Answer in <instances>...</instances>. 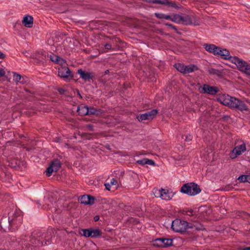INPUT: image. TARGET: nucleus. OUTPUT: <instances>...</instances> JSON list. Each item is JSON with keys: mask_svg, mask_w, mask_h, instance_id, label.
Listing matches in <instances>:
<instances>
[{"mask_svg": "<svg viewBox=\"0 0 250 250\" xmlns=\"http://www.w3.org/2000/svg\"><path fill=\"white\" fill-rule=\"evenodd\" d=\"M22 222V216L21 215L14 214L10 220L11 231L18 230Z\"/></svg>", "mask_w": 250, "mask_h": 250, "instance_id": "1a4fd4ad", "label": "nucleus"}, {"mask_svg": "<svg viewBox=\"0 0 250 250\" xmlns=\"http://www.w3.org/2000/svg\"><path fill=\"white\" fill-rule=\"evenodd\" d=\"M13 78H14V80L16 82L19 83L20 82H21V80L22 76L19 74L16 73V72H14L13 73Z\"/></svg>", "mask_w": 250, "mask_h": 250, "instance_id": "a19ab883", "label": "nucleus"}, {"mask_svg": "<svg viewBox=\"0 0 250 250\" xmlns=\"http://www.w3.org/2000/svg\"><path fill=\"white\" fill-rule=\"evenodd\" d=\"M187 209H183V210H181V213L183 214H184V215H187Z\"/></svg>", "mask_w": 250, "mask_h": 250, "instance_id": "338daca9", "label": "nucleus"}, {"mask_svg": "<svg viewBox=\"0 0 250 250\" xmlns=\"http://www.w3.org/2000/svg\"><path fill=\"white\" fill-rule=\"evenodd\" d=\"M104 113V110L101 108H95L93 106H88L87 115H95L99 117Z\"/></svg>", "mask_w": 250, "mask_h": 250, "instance_id": "a211bd4d", "label": "nucleus"}, {"mask_svg": "<svg viewBox=\"0 0 250 250\" xmlns=\"http://www.w3.org/2000/svg\"><path fill=\"white\" fill-rule=\"evenodd\" d=\"M158 113L157 109H152L147 111L143 114H140L137 116V119L139 122H143L144 120H152L155 118Z\"/></svg>", "mask_w": 250, "mask_h": 250, "instance_id": "6e6552de", "label": "nucleus"}, {"mask_svg": "<svg viewBox=\"0 0 250 250\" xmlns=\"http://www.w3.org/2000/svg\"><path fill=\"white\" fill-rule=\"evenodd\" d=\"M191 186V193H190L191 196L196 195L201 192V189L198 184L192 182Z\"/></svg>", "mask_w": 250, "mask_h": 250, "instance_id": "393cba45", "label": "nucleus"}, {"mask_svg": "<svg viewBox=\"0 0 250 250\" xmlns=\"http://www.w3.org/2000/svg\"><path fill=\"white\" fill-rule=\"evenodd\" d=\"M57 91H58V92L61 95H63L64 94L65 92L66 91V89H64L62 88H58L57 89Z\"/></svg>", "mask_w": 250, "mask_h": 250, "instance_id": "603ef678", "label": "nucleus"}, {"mask_svg": "<svg viewBox=\"0 0 250 250\" xmlns=\"http://www.w3.org/2000/svg\"><path fill=\"white\" fill-rule=\"evenodd\" d=\"M0 229L3 230L4 231H11V223L9 217L7 216H2L0 220Z\"/></svg>", "mask_w": 250, "mask_h": 250, "instance_id": "4468645a", "label": "nucleus"}, {"mask_svg": "<svg viewBox=\"0 0 250 250\" xmlns=\"http://www.w3.org/2000/svg\"><path fill=\"white\" fill-rule=\"evenodd\" d=\"M33 18L32 16L26 15L24 16L22 21L23 25L28 28H31L33 25Z\"/></svg>", "mask_w": 250, "mask_h": 250, "instance_id": "aec40b11", "label": "nucleus"}, {"mask_svg": "<svg viewBox=\"0 0 250 250\" xmlns=\"http://www.w3.org/2000/svg\"><path fill=\"white\" fill-rule=\"evenodd\" d=\"M237 250H250V247L239 246L237 248Z\"/></svg>", "mask_w": 250, "mask_h": 250, "instance_id": "8fccbe9b", "label": "nucleus"}, {"mask_svg": "<svg viewBox=\"0 0 250 250\" xmlns=\"http://www.w3.org/2000/svg\"><path fill=\"white\" fill-rule=\"evenodd\" d=\"M58 76L63 80L69 82L74 78L70 69L67 66H61L58 68Z\"/></svg>", "mask_w": 250, "mask_h": 250, "instance_id": "39448f33", "label": "nucleus"}, {"mask_svg": "<svg viewBox=\"0 0 250 250\" xmlns=\"http://www.w3.org/2000/svg\"><path fill=\"white\" fill-rule=\"evenodd\" d=\"M246 150V145L243 143L241 145L236 146L231 151L230 157L231 159H235L238 156H239Z\"/></svg>", "mask_w": 250, "mask_h": 250, "instance_id": "f8f14e48", "label": "nucleus"}, {"mask_svg": "<svg viewBox=\"0 0 250 250\" xmlns=\"http://www.w3.org/2000/svg\"><path fill=\"white\" fill-rule=\"evenodd\" d=\"M208 72L210 75H216L220 78L224 77V72L223 70H218L213 68H209Z\"/></svg>", "mask_w": 250, "mask_h": 250, "instance_id": "b1692460", "label": "nucleus"}, {"mask_svg": "<svg viewBox=\"0 0 250 250\" xmlns=\"http://www.w3.org/2000/svg\"><path fill=\"white\" fill-rule=\"evenodd\" d=\"M175 68L180 72L185 74L186 65L183 63H177L174 65Z\"/></svg>", "mask_w": 250, "mask_h": 250, "instance_id": "2f4dec72", "label": "nucleus"}, {"mask_svg": "<svg viewBox=\"0 0 250 250\" xmlns=\"http://www.w3.org/2000/svg\"><path fill=\"white\" fill-rule=\"evenodd\" d=\"M221 116V118L219 119V120H222L223 122H228L229 119L230 118V116L227 115H223Z\"/></svg>", "mask_w": 250, "mask_h": 250, "instance_id": "c03bdc74", "label": "nucleus"}, {"mask_svg": "<svg viewBox=\"0 0 250 250\" xmlns=\"http://www.w3.org/2000/svg\"><path fill=\"white\" fill-rule=\"evenodd\" d=\"M55 62L62 66L66 63V61L59 56H56Z\"/></svg>", "mask_w": 250, "mask_h": 250, "instance_id": "c9c22d12", "label": "nucleus"}, {"mask_svg": "<svg viewBox=\"0 0 250 250\" xmlns=\"http://www.w3.org/2000/svg\"><path fill=\"white\" fill-rule=\"evenodd\" d=\"M192 139V136L190 134H188V135L186 136V138H185V140L186 141H191Z\"/></svg>", "mask_w": 250, "mask_h": 250, "instance_id": "4d7b16f0", "label": "nucleus"}, {"mask_svg": "<svg viewBox=\"0 0 250 250\" xmlns=\"http://www.w3.org/2000/svg\"><path fill=\"white\" fill-rule=\"evenodd\" d=\"M44 201L45 204L49 208H51V205H53V203L56 202V199L53 197L52 195H48L47 196L44 197Z\"/></svg>", "mask_w": 250, "mask_h": 250, "instance_id": "c756f323", "label": "nucleus"}, {"mask_svg": "<svg viewBox=\"0 0 250 250\" xmlns=\"http://www.w3.org/2000/svg\"><path fill=\"white\" fill-rule=\"evenodd\" d=\"M136 163L142 166H144L146 164L153 166L155 165V163L153 160L147 158H144L143 159L138 160L136 161Z\"/></svg>", "mask_w": 250, "mask_h": 250, "instance_id": "bb28decb", "label": "nucleus"}, {"mask_svg": "<svg viewBox=\"0 0 250 250\" xmlns=\"http://www.w3.org/2000/svg\"><path fill=\"white\" fill-rule=\"evenodd\" d=\"M247 75L250 76V64H248L246 67H245L244 71L243 72Z\"/></svg>", "mask_w": 250, "mask_h": 250, "instance_id": "a18cd8bd", "label": "nucleus"}, {"mask_svg": "<svg viewBox=\"0 0 250 250\" xmlns=\"http://www.w3.org/2000/svg\"><path fill=\"white\" fill-rule=\"evenodd\" d=\"M164 241H163V247L167 248L169 246H172L173 240L170 238H163Z\"/></svg>", "mask_w": 250, "mask_h": 250, "instance_id": "e433bc0d", "label": "nucleus"}, {"mask_svg": "<svg viewBox=\"0 0 250 250\" xmlns=\"http://www.w3.org/2000/svg\"><path fill=\"white\" fill-rule=\"evenodd\" d=\"M233 188L231 184H228L226 186H222L220 189L222 191H228L233 189Z\"/></svg>", "mask_w": 250, "mask_h": 250, "instance_id": "58836bf2", "label": "nucleus"}, {"mask_svg": "<svg viewBox=\"0 0 250 250\" xmlns=\"http://www.w3.org/2000/svg\"><path fill=\"white\" fill-rule=\"evenodd\" d=\"M100 217L99 215H96L94 217V220L95 222H97L99 220Z\"/></svg>", "mask_w": 250, "mask_h": 250, "instance_id": "69168bd1", "label": "nucleus"}, {"mask_svg": "<svg viewBox=\"0 0 250 250\" xmlns=\"http://www.w3.org/2000/svg\"><path fill=\"white\" fill-rule=\"evenodd\" d=\"M157 2L160 4L167 5L169 7L174 8L176 9H181L183 8V7L182 5H178L176 4V2L174 1H169L168 0H159V1H157Z\"/></svg>", "mask_w": 250, "mask_h": 250, "instance_id": "dca6fc26", "label": "nucleus"}, {"mask_svg": "<svg viewBox=\"0 0 250 250\" xmlns=\"http://www.w3.org/2000/svg\"><path fill=\"white\" fill-rule=\"evenodd\" d=\"M248 64L249 63H248L246 62L239 58V61L236 64V65L237 66L239 70L241 72H243L244 71L245 67H246Z\"/></svg>", "mask_w": 250, "mask_h": 250, "instance_id": "c85d7f7f", "label": "nucleus"}, {"mask_svg": "<svg viewBox=\"0 0 250 250\" xmlns=\"http://www.w3.org/2000/svg\"><path fill=\"white\" fill-rule=\"evenodd\" d=\"M104 186L105 187V189L108 191L110 190L111 184L108 183H105Z\"/></svg>", "mask_w": 250, "mask_h": 250, "instance_id": "bf43d9fd", "label": "nucleus"}, {"mask_svg": "<svg viewBox=\"0 0 250 250\" xmlns=\"http://www.w3.org/2000/svg\"><path fill=\"white\" fill-rule=\"evenodd\" d=\"M164 19L171 21V19H172V16L169 15H165Z\"/></svg>", "mask_w": 250, "mask_h": 250, "instance_id": "680f3d73", "label": "nucleus"}, {"mask_svg": "<svg viewBox=\"0 0 250 250\" xmlns=\"http://www.w3.org/2000/svg\"><path fill=\"white\" fill-rule=\"evenodd\" d=\"M5 72L3 69H0V78L5 76Z\"/></svg>", "mask_w": 250, "mask_h": 250, "instance_id": "13d9d810", "label": "nucleus"}, {"mask_svg": "<svg viewBox=\"0 0 250 250\" xmlns=\"http://www.w3.org/2000/svg\"><path fill=\"white\" fill-rule=\"evenodd\" d=\"M203 46L207 51L212 53L215 56H220L221 58L222 59L223 55L224 54L225 49H222L213 44L205 43Z\"/></svg>", "mask_w": 250, "mask_h": 250, "instance_id": "0eeeda50", "label": "nucleus"}, {"mask_svg": "<svg viewBox=\"0 0 250 250\" xmlns=\"http://www.w3.org/2000/svg\"><path fill=\"white\" fill-rule=\"evenodd\" d=\"M224 54L223 55L222 59L228 60L230 61L232 63L235 64L237 63L239 58L236 56H231L230 55V53L228 50L225 49Z\"/></svg>", "mask_w": 250, "mask_h": 250, "instance_id": "6ab92c4d", "label": "nucleus"}, {"mask_svg": "<svg viewBox=\"0 0 250 250\" xmlns=\"http://www.w3.org/2000/svg\"><path fill=\"white\" fill-rule=\"evenodd\" d=\"M247 177H248V178L247 179V182L250 184V175H247Z\"/></svg>", "mask_w": 250, "mask_h": 250, "instance_id": "774afa93", "label": "nucleus"}, {"mask_svg": "<svg viewBox=\"0 0 250 250\" xmlns=\"http://www.w3.org/2000/svg\"><path fill=\"white\" fill-rule=\"evenodd\" d=\"M154 15L155 17H156L157 18L159 19H164L165 14L163 13H155Z\"/></svg>", "mask_w": 250, "mask_h": 250, "instance_id": "49530a36", "label": "nucleus"}, {"mask_svg": "<svg viewBox=\"0 0 250 250\" xmlns=\"http://www.w3.org/2000/svg\"><path fill=\"white\" fill-rule=\"evenodd\" d=\"M95 198L90 195H83L79 198V201L82 204L85 205H92L94 204Z\"/></svg>", "mask_w": 250, "mask_h": 250, "instance_id": "2eb2a0df", "label": "nucleus"}, {"mask_svg": "<svg viewBox=\"0 0 250 250\" xmlns=\"http://www.w3.org/2000/svg\"><path fill=\"white\" fill-rule=\"evenodd\" d=\"M30 241L32 245L26 243V241L23 239H21L20 243L21 244L22 246H25V248H27L28 249H29V248L30 247H40L42 246L43 245V242L40 239H37L36 238L32 237L30 238Z\"/></svg>", "mask_w": 250, "mask_h": 250, "instance_id": "ddd939ff", "label": "nucleus"}, {"mask_svg": "<svg viewBox=\"0 0 250 250\" xmlns=\"http://www.w3.org/2000/svg\"><path fill=\"white\" fill-rule=\"evenodd\" d=\"M163 241H164V239L163 238H157L155 240H154L153 242V245L154 247H157V248H164L163 247Z\"/></svg>", "mask_w": 250, "mask_h": 250, "instance_id": "473e14b6", "label": "nucleus"}, {"mask_svg": "<svg viewBox=\"0 0 250 250\" xmlns=\"http://www.w3.org/2000/svg\"><path fill=\"white\" fill-rule=\"evenodd\" d=\"M161 192L163 193V199L170 200L174 195V194L172 192H169V190L163 189V188H161V189H160V191H159V193H161Z\"/></svg>", "mask_w": 250, "mask_h": 250, "instance_id": "cd10ccee", "label": "nucleus"}, {"mask_svg": "<svg viewBox=\"0 0 250 250\" xmlns=\"http://www.w3.org/2000/svg\"><path fill=\"white\" fill-rule=\"evenodd\" d=\"M182 16L177 14H174L172 16V19H171V21L175 22L176 23H181Z\"/></svg>", "mask_w": 250, "mask_h": 250, "instance_id": "f704fd0d", "label": "nucleus"}, {"mask_svg": "<svg viewBox=\"0 0 250 250\" xmlns=\"http://www.w3.org/2000/svg\"><path fill=\"white\" fill-rule=\"evenodd\" d=\"M75 91L77 92V93L78 96L79 97V98L83 99V96L80 94L79 90L78 89H76Z\"/></svg>", "mask_w": 250, "mask_h": 250, "instance_id": "e2e57ef3", "label": "nucleus"}, {"mask_svg": "<svg viewBox=\"0 0 250 250\" xmlns=\"http://www.w3.org/2000/svg\"><path fill=\"white\" fill-rule=\"evenodd\" d=\"M111 185L116 186L118 184V182L116 179L112 178L110 181Z\"/></svg>", "mask_w": 250, "mask_h": 250, "instance_id": "5fc2aeb1", "label": "nucleus"}, {"mask_svg": "<svg viewBox=\"0 0 250 250\" xmlns=\"http://www.w3.org/2000/svg\"><path fill=\"white\" fill-rule=\"evenodd\" d=\"M114 42H120V39L118 38H114L112 39L110 41H109L108 42H107L104 45V48L105 49L107 50H110L112 48V44L114 43Z\"/></svg>", "mask_w": 250, "mask_h": 250, "instance_id": "72a5a7b5", "label": "nucleus"}, {"mask_svg": "<svg viewBox=\"0 0 250 250\" xmlns=\"http://www.w3.org/2000/svg\"><path fill=\"white\" fill-rule=\"evenodd\" d=\"M230 100V103L228 105V107L230 108H235L241 111L248 110V106L244 101L231 96Z\"/></svg>", "mask_w": 250, "mask_h": 250, "instance_id": "7ed1b4c3", "label": "nucleus"}, {"mask_svg": "<svg viewBox=\"0 0 250 250\" xmlns=\"http://www.w3.org/2000/svg\"><path fill=\"white\" fill-rule=\"evenodd\" d=\"M243 211L237 210L235 212V217L236 218H241V214H242Z\"/></svg>", "mask_w": 250, "mask_h": 250, "instance_id": "09e8293b", "label": "nucleus"}, {"mask_svg": "<svg viewBox=\"0 0 250 250\" xmlns=\"http://www.w3.org/2000/svg\"><path fill=\"white\" fill-rule=\"evenodd\" d=\"M88 108V106L84 105V106H78L77 112L78 113V115L81 116H83L85 115H87V110Z\"/></svg>", "mask_w": 250, "mask_h": 250, "instance_id": "a878e982", "label": "nucleus"}, {"mask_svg": "<svg viewBox=\"0 0 250 250\" xmlns=\"http://www.w3.org/2000/svg\"><path fill=\"white\" fill-rule=\"evenodd\" d=\"M56 55H50L49 56V57L50 58V60L53 62H55V57H56Z\"/></svg>", "mask_w": 250, "mask_h": 250, "instance_id": "052dcab7", "label": "nucleus"}, {"mask_svg": "<svg viewBox=\"0 0 250 250\" xmlns=\"http://www.w3.org/2000/svg\"><path fill=\"white\" fill-rule=\"evenodd\" d=\"M6 55L2 52L0 51V59H4Z\"/></svg>", "mask_w": 250, "mask_h": 250, "instance_id": "0e129e2a", "label": "nucleus"}, {"mask_svg": "<svg viewBox=\"0 0 250 250\" xmlns=\"http://www.w3.org/2000/svg\"><path fill=\"white\" fill-rule=\"evenodd\" d=\"M192 184V182L183 184L180 188V192L184 194L190 196V193H191Z\"/></svg>", "mask_w": 250, "mask_h": 250, "instance_id": "412c9836", "label": "nucleus"}, {"mask_svg": "<svg viewBox=\"0 0 250 250\" xmlns=\"http://www.w3.org/2000/svg\"><path fill=\"white\" fill-rule=\"evenodd\" d=\"M230 97L231 96L229 95L223 94L217 99V101L223 105L228 106L230 101Z\"/></svg>", "mask_w": 250, "mask_h": 250, "instance_id": "4be33fe9", "label": "nucleus"}, {"mask_svg": "<svg viewBox=\"0 0 250 250\" xmlns=\"http://www.w3.org/2000/svg\"><path fill=\"white\" fill-rule=\"evenodd\" d=\"M62 165V163L58 159H53L50 162L44 172L45 175L50 177L53 172H57L61 167Z\"/></svg>", "mask_w": 250, "mask_h": 250, "instance_id": "20e7f679", "label": "nucleus"}, {"mask_svg": "<svg viewBox=\"0 0 250 250\" xmlns=\"http://www.w3.org/2000/svg\"><path fill=\"white\" fill-rule=\"evenodd\" d=\"M193 227L192 223L178 218L173 221L171 224V229L174 231L182 234L186 232L187 229H192Z\"/></svg>", "mask_w": 250, "mask_h": 250, "instance_id": "f257e3e1", "label": "nucleus"}, {"mask_svg": "<svg viewBox=\"0 0 250 250\" xmlns=\"http://www.w3.org/2000/svg\"><path fill=\"white\" fill-rule=\"evenodd\" d=\"M27 77H23L22 76L21 80V82L19 83L22 84H25L27 83Z\"/></svg>", "mask_w": 250, "mask_h": 250, "instance_id": "6e6d98bb", "label": "nucleus"}, {"mask_svg": "<svg viewBox=\"0 0 250 250\" xmlns=\"http://www.w3.org/2000/svg\"><path fill=\"white\" fill-rule=\"evenodd\" d=\"M8 166L15 170H19L23 166V162L18 159H13L9 161Z\"/></svg>", "mask_w": 250, "mask_h": 250, "instance_id": "f3484780", "label": "nucleus"}, {"mask_svg": "<svg viewBox=\"0 0 250 250\" xmlns=\"http://www.w3.org/2000/svg\"><path fill=\"white\" fill-rule=\"evenodd\" d=\"M49 58V55H46L45 54L43 53H41L40 54H39L37 55V59L40 61V62H43V60H45Z\"/></svg>", "mask_w": 250, "mask_h": 250, "instance_id": "4c0bfd02", "label": "nucleus"}, {"mask_svg": "<svg viewBox=\"0 0 250 250\" xmlns=\"http://www.w3.org/2000/svg\"><path fill=\"white\" fill-rule=\"evenodd\" d=\"M220 91L218 87L211 86L208 84H204L202 87L201 93L208 94L211 95H215Z\"/></svg>", "mask_w": 250, "mask_h": 250, "instance_id": "9b49d317", "label": "nucleus"}, {"mask_svg": "<svg viewBox=\"0 0 250 250\" xmlns=\"http://www.w3.org/2000/svg\"><path fill=\"white\" fill-rule=\"evenodd\" d=\"M248 177H247V175H244L242 174L238 177L237 178V180L240 182V183H246L247 181Z\"/></svg>", "mask_w": 250, "mask_h": 250, "instance_id": "ea45409f", "label": "nucleus"}, {"mask_svg": "<svg viewBox=\"0 0 250 250\" xmlns=\"http://www.w3.org/2000/svg\"><path fill=\"white\" fill-rule=\"evenodd\" d=\"M86 128L89 131H92L94 130V126L91 124H88L86 125Z\"/></svg>", "mask_w": 250, "mask_h": 250, "instance_id": "864d4df0", "label": "nucleus"}, {"mask_svg": "<svg viewBox=\"0 0 250 250\" xmlns=\"http://www.w3.org/2000/svg\"><path fill=\"white\" fill-rule=\"evenodd\" d=\"M77 73L80 75V78L85 82H91L93 81V79L95 77L94 72H88L82 68L79 69Z\"/></svg>", "mask_w": 250, "mask_h": 250, "instance_id": "9d476101", "label": "nucleus"}, {"mask_svg": "<svg viewBox=\"0 0 250 250\" xmlns=\"http://www.w3.org/2000/svg\"><path fill=\"white\" fill-rule=\"evenodd\" d=\"M165 25L166 26H168V27H169L171 28L172 29H173L175 31V32L177 34H178L179 35H181V33L179 31H178L177 27L173 25L172 24H171V23H166L165 24Z\"/></svg>", "mask_w": 250, "mask_h": 250, "instance_id": "79ce46f5", "label": "nucleus"}, {"mask_svg": "<svg viewBox=\"0 0 250 250\" xmlns=\"http://www.w3.org/2000/svg\"><path fill=\"white\" fill-rule=\"evenodd\" d=\"M242 213V214H241V218H242L244 220H248L249 218H250V213H248L244 211H243Z\"/></svg>", "mask_w": 250, "mask_h": 250, "instance_id": "37998d69", "label": "nucleus"}, {"mask_svg": "<svg viewBox=\"0 0 250 250\" xmlns=\"http://www.w3.org/2000/svg\"><path fill=\"white\" fill-rule=\"evenodd\" d=\"M102 231L99 228L91 227L88 229H82L79 230V234L81 236L86 238H99L102 237Z\"/></svg>", "mask_w": 250, "mask_h": 250, "instance_id": "f03ea898", "label": "nucleus"}, {"mask_svg": "<svg viewBox=\"0 0 250 250\" xmlns=\"http://www.w3.org/2000/svg\"><path fill=\"white\" fill-rule=\"evenodd\" d=\"M181 23L185 25H191L194 21L195 17L191 15H187L185 17L182 16Z\"/></svg>", "mask_w": 250, "mask_h": 250, "instance_id": "5701e85b", "label": "nucleus"}, {"mask_svg": "<svg viewBox=\"0 0 250 250\" xmlns=\"http://www.w3.org/2000/svg\"><path fill=\"white\" fill-rule=\"evenodd\" d=\"M203 46L207 51L212 53L215 56H220L221 58L222 59L223 55L224 54L225 49H222L213 44L205 43Z\"/></svg>", "mask_w": 250, "mask_h": 250, "instance_id": "423d86ee", "label": "nucleus"}, {"mask_svg": "<svg viewBox=\"0 0 250 250\" xmlns=\"http://www.w3.org/2000/svg\"><path fill=\"white\" fill-rule=\"evenodd\" d=\"M159 191H160V190H157L155 191V194H156L155 196L156 197H160L162 199H164L163 198V194L162 192H161V193H159Z\"/></svg>", "mask_w": 250, "mask_h": 250, "instance_id": "3c124183", "label": "nucleus"}, {"mask_svg": "<svg viewBox=\"0 0 250 250\" xmlns=\"http://www.w3.org/2000/svg\"><path fill=\"white\" fill-rule=\"evenodd\" d=\"M187 215L188 216H194L195 215V212L192 209H187Z\"/></svg>", "mask_w": 250, "mask_h": 250, "instance_id": "de8ad7c7", "label": "nucleus"}, {"mask_svg": "<svg viewBox=\"0 0 250 250\" xmlns=\"http://www.w3.org/2000/svg\"><path fill=\"white\" fill-rule=\"evenodd\" d=\"M199 68L196 65L190 64L186 65L185 74L190 73L195 71L198 70Z\"/></svg>", "mask_w": 250, "mask_h": 250, "instance_id": "7c9ffc66", "label": "nucleus"}]
</instances>
